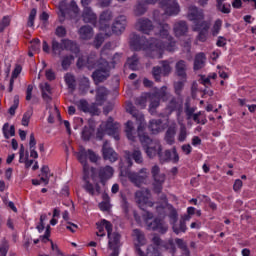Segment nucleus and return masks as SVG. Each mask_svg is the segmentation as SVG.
Wrapping results in <instances>:
<instances>
[{
    "label": "nucleus",
    "mask_w": 256,
    "mask_h": 256,
    "mask_svg": "<svg viewBox=\"0 0 256 256\" xmlns=\"http://www.w3.org/2000/svg\"><path fill=\"white\" fill-rule=\"evenodd\" d=\"M155 3H158L163 11V13H160L159 10L154 11V21H156L158 25V31L155 32V35H157L159 39L151 38L147 40L146 37L131 34L130 47L133 51H145L146 57H150V59H162L165 51L173 53V51L177 49L173 37L169 35L171 29L169 24L163 23L162 21H165L167 17L179 15L181 8L177 0H144L136 5L134 14L137 17L145 15L147 5H155Z\"/></svg>",
    "instance_id": "1"
},
{
    "label": "nucleus",
    "mask_w": 256,
    "mask_h": 256,
    "mask_svg": "<svg viewBox=\"0 0 256 256\" xmlns=\"http://www.w3.org/2000/svg\"><path fill=\"white\" fill-rule=\"evenodd\" d=\"M111 49L112 44L106 43L102 48L100 53V59H97V55L90 54L87 58L79 56L77 61V67L81 69L82 67H87V69H96L92 73V78L95 83H103L107 81L111 76V64H109V59H111Z\"/></svg>",
    "instance_id": "2"
},
{
    "label": "nucleus",
    "mask_w": 256,
    "mask_h": 256,
    "mask_svg": "<svg viewBox=\"0 0 256 256\" xmlns=\"http://www.w3.org/2000/svg\"><path fill=\"white\" fill-rule=\"evenodd\" d=\"M126 111L136 119L138 126V137L142 144V147L146 153V155L153 159V157H157L160 151H163L161 147V142L159 140H153L148 137L143 131L145 130V116L139 110L135 109V106L131 102L126 103Z\"/></svg>",
    "instance_id": "3"
},
{
    "label": "nucleus",
    "mask_w": 256,
    "mask_h": 256,
    "mask_svg": "<svg viewBox=\"0 0 256 256\" xmlns=\"http://www.w3.org/2000/svg\"><path fill=\"white\" fill-rule=\"evenodd\" d=\"M132 237L136 239V253L139 256H161V253H159V249H166V251H170V253H175V244L173 243V240H169L168 242H163L161 238L155 234L152 238V243L154 245H150L147 248V252L145 253L143 251V245L147 243L145 240V234L141 232L139 229H134L132 232Z\"/></svg>",
    "instance_id": "4"
},
{
    "label": "nucleus",
    "mask_w": 256,
    "mask_h": 256,
    "mask_svg": "<svg viewBox=\"0 0 256 256\" xmlns=\"http://www.w3.org/2000/svg\"><path fill=\"white\" fill-rule=\"evenodd\" d=\"M203 10L197 9L195 6H190L188 9V19L194 23V31H200L198 35V41L205 43L207 41V35L209 33V27L211 24L204 19Z\"/></svg>",
    "instance_id": "5"
},
{
    "label": "nucleus",
    "mask_w": 256,
    "mask_h": 256,
    "mask_svg": "<svg viewBox=\"0 0 256 256\" xmlns=\"http://www.w3.org/2000/svg\"><path fill=\"white\" fill-rule=\"evenodd\" d=\"M147 99L150 100L149 112L153 115L155 113V108L159 106V99H162V101H167L169 99V92L167 91V87L163 86L154 94H143L142 96L136 98L135 103L144 109V107H147Z\"/></svg>",
    "instance_id": "6"
},
{
    "label": "nucleus",
    "mask_w": 256,
    "mask_h": 256,
    "mask_svg": "<svg viewBox=\"0 0 256 256\" xmlns=\"http://www.w3.org/2000/svg\"><path fill=\"white\" fill-rule=\"evenodd\" d=\"M107 88L105 87H99L97 89L96 94V104H91L86 102V100H80L76 103L78 109L80 111H83L84 113H91V115H99V108H97V105H103L105 98L108 95Z\"/></svg>",
    "instance_id": "7"
},
{
    "label": "nucleus",
    "mask_w": 256,
    "mask_h": 256,
    "mask_svg": "<svg viewBox=\"0 0 256 256\" xmlns=\"http://www.w3.org/2000/svg\"><path fill=\"white\" fill-rule=\"evenodd\" d=\"M121 129V125L117 122L113 121V118H108L106 122H102L98 132L97 139H103L104 135H110L116 141H119V130Z\"/></svg>",
    "instance_id": "8"
},
{
    "label": "nucleus",
    "mask_w": 256,
    "mask_h": 256,
    "mask_svg": "<svg viewBox=\"0 0 256 256\" xmlns=\"http://www.w3.org/2000/svg\"><path fill=\"white\" fill-rule=\"evenodd\" d=\"M77 158L81 165H83L84 180L87 181L89 178V164L87 163V159H89L91 163H97V161H99V155H96L91 149L86 150L85 148H81L77 153Z\"/></svg>",
    "instance_id": "9"
},
{
    "label": "nucleus",
    "mask_w": 256,
    "mask_h": 256,
    "mask_svg": "<svg viewBox=\"0 0 256 256\" xmlns=\"http://www.w3.org/2000/svg\"><path fill=\"white\" fill-rule=\"evenodd\" d=\"M70 51L76 57H79V46L71 40L63 39L61 43L57 40H52V51L56 55H61V51Z\"/></svg>",
    "instance_id": "10"
},
{
    "label": "nucleus",
    "mask_w": 256,
    "mask_h": 256,
    "mask_svg": "<svg viewBox=\"0 0 256 256\" xmlns=\"http://www.w3.org/2000/svg\"><path fill=\"white\" fill-rule=\"evenodd\" d=\"M143 219L145 220V223L148 227V229L152 231H158V233H167V230L169 229V226L163 221V219L155 218L153 222L151 219H153V213L151 212H145L143 214Z\"/></svg>",
    "instance_id": "11"
},
{
    "label": "nucleus",
    "mask_w": 256,
    "mask_h": 256,
    "mask_svg": "<svg viewBox=\"0 0 256 256\" xmlns=\"http://www.w3.org/2000/svg\"><path fill=\"white\" fill-rule=\"evenodd\" d=\"M58 17L59 21L63 23L65 21V18L69 13L72 11L74 15L79 14V6H77V3L75 1H71L70 4L67 3V1L62 0L58 5Z\"/></svg>",
    "instance_id": "12"
},
{
    "label": "nucleus",
    "mask_w": 256,
    "mask_h": 256,
    "mask_svg": "<svg viewBox=\"0 0 256 256\" xmlns=\"http://www.w3.org/2000/svg\"><path fill=\"white\" fill-rule=\"evenodd\" d=\"M151 175L153 178V191L154 193H161L163 191V184L167 179V176L164 173H161V168L154 165L151 169Z\"/></svg>",
    "instance_id": "13"
},
{
    "label": "nucleus",
    "mask_w": 256,
    "mask_h": 256,
    "mask_svg": "<svg viewBox=\"0 0 256 256\" xmlns=\"http://www.w3.org/2000/svg\"><path fill=\"white\" fill-rule=\"evenodd\" d=\"M151 199V191L149 189H142L135 193V201L140 207V209H145V207H151L153 202Z\"/></svg>",
    "instance_id": "14"
},
{
    "label": "nucleus",
    "mask_w": 256,
    "mask_h": 256,
    "mask_svg": "<svg viewBox=\"0 0 256 256\" xmlns=\"http://www.w3.org/2000/svg\"><path fill=\"white\" fill-rule=\"evenodd\" d=\"M105 223V229L108 234V248L109 249H119V243H121V235L117 232H113V224Z\"/></svg>",
    "instance_id": "15"
},
{
    "label": "nucleus",
    "mask_w": 256,
    "mask_h": 256,
    "mask_svg": "<svg viewBox=\"0 0 256 256\" xmlns=\"http://www.w3.org/2000/svg\"><path fill=\"white\" fill-rule=\"evenodd\" d=\"M160 66L153 67L152 75L155 81H161V75L167 77L171 73V63L167 60H163L160 62Z\"/></svg>",
    "instance_id": "16"
},
{
    "label": "nucleus",
    "mask_w": 256,
    "mask_h": 256,
    "mask_svg": "<svg viewBox=\"0 0 256 256\" xmlns=\"http://www.w3.org/2000/svg\"><path fill=\"white\" fill-rule=\"evenodd\" d=\"M126 177H128L131 183H134L136 187H141V184L145 183V180L149 177V172H147V168H143L139 173L126 172Z\"/></svg>",
    "instance_id": "17"
},
{
    "label": "nucleus",
    "mask_w": 256,
    "mask_h": 256,
    "mask_svg": "<svg viewBox=\"0 0 256 256\" xmlns=\"http://www.w3.org/2000/svg\"><path fill=\"white\" fill-rule=\"evenodd\" d=\"M113 19V12L111 10H106L102 12L99 20V29L100 31H104L106 37L111 35L108 31H110L109 23Z\"/></svg>",
    "instance_id": "18"
},
{
    "label": "nucleus",
    "mask_w": 256,
    "mask_h": 256,
    "mask_svg": "<svg viewBox=\"0 0 256 256\" xmlns=\"http://www.w3.org/2000/svg\"><path fill=\"white\" fill-rule=\"evenodd\" d=\"M159 161L160 163H169L171 161L172 163H179V154L177 153V149L173 148L172 150H165L163 152L160 151L158 153Z\"/></svg>",
    "instance_id": "19"
},
{
    "label": "nucleus",
    "mask_w": 256,
    "mask_h": 256,
    "mask_svg": "<svg viewBox=\"0 0 256 256\" xmlns=\"http://www.w3.org/2000/svg\"><path fill=\"white\" fill-rule=\"evenodd\" d=\"M136 29L145 35H150L153 31V23L147 18H140L136 23Z\"/></svg>",
    "instance_id": "20"
},
{
    "label": "nucleus",
    "mask_w": 256,
    "mask_h": 256,
    "mask_svg": "<svg viewBox=\"0 0 256 256\" xmlns=\"http://www.w3.org/2000/svg\"><path fill=\"white\" fill-rule=\"evenodd\" d=\"M125 27H127V17L119 16L112 25V31L116 35H121V33L125 31Z\"/></svg>",
    "instance_id": "21"
},
{
    "label": "nucleus",
    "mask_w": 256,
    "mask_h": 256,
    "mask_svg": "<svg viewBox=\"0 0 256 256\" xmlns=\"http://www.w3.org/2000/svg\"><path fill=\"white\" fill-rule=\"evenodd\" d=\"M102 153L104 159L110 161L111 163H115L119 158L117 152L113 150V148L109 147V143L105 142L102 148Z\"/></svg>",
    "instance_id": "22"
},
{
    "label": "nucleus",
    "mask_w": 256,
    "mask_h": 256,
    "mask_svg": "<svg viewBox=\"0 0 256 256\" xmlns=\"http://www.w3.org/2000/svg\"><path fill=\"white\" fill-rule=\"evenodd\" d=\"M82 19L84 23H91L92 25H97V14L93 12L91 7H86L82 13Z\"/></svg>",
    "instance_id": "23"
},
{
    "label": "nucleus",
    "mask_w": 256,
    "mask_h": 256,
    "mask_svg": "<svg viewBox=\"0 0 256 256\" xmlns=\"http://www.w3.org/2000/svg\"><path fill=\"white\" fill-rule=\"evenodd\" d=\"M113 167L111 166H105L101 167L98 171V176L101 181V183H105V181H108V179H111L113 177Z\"/></svg>",
    "instance_id": "24"
},
{
    "label": "nucleus",
    "mask_w": 256,
    "mask_h": 256,
    "mask_svg": "<svg viewBox=\"0 0 256 256\" xmlns=\"http://www.w3.org/2000/svg\"><path fill=\"white\" fill-rule=\"evenodd\" d=\"M174 33L176 37H183L186 35L189 27H187V22L179 21L174 24Z\"/></svg>",
    "instance_id": "25"
},
{
    "label": "nucleus",
    "mask_w": 256,
    "mask_h": 256,
    "mask_svg": "<svg viewBox=\"0 0 256 256\" xmlns=\"http://www.w3.org/2000/svg\"><path fill=\"white\" fill-rule=\"evenodd\" d=\"M177 133V124L172 123L168 130L166 131L165 141L168 145H173L175 143V135Z\"/></svg>",
    "instance_id": "26"
},
{
    "label": "nucleus",
    "mask_w": 256,
    "mask_h": 256,
    "mask_svg": "<svg viewBox=\"0 0 256 256\" xmlns=\"http://www.w3.org/2000/svg\"><path fill=\"white\" fill-rule=\"evenodd\" d=\"M205 61H207L205 53L200 52L196 54L194 58V71H199V69H203L205 67Z\"/></svg>",
    "instance_id": "27"
},
{
    "label": "nucleus",
    "mask_w": 256,
    "mask_h": 256,
    "mask_svg": "<svg viewBox=\"0 0 256 256\" xmlns=\"http://www.w3.org/2000/svg\"><path fill=\"white\" fill-rule=\"evenodd\" d=\"M176 75L181 79H187V62L180 60L176 63Z\"/></svg>",
    "instance_id": "28"
},
{
    "label": "nucleus",
    "mask_w": 256,
    "mask_h": 256,
    "mask_svg": "<svg viewBox=\"0 0 256 256\" xmlns=\"http://www.w3.org/2000/svg\"><path fill=\"white\" fill-rule=\"evenodd\" d=\"M149 129L153 135H157V133H161L165 127L163 126V122H161V120H151Z\"/></svg>",
    "instance_id": "29"
},
{
    "label": "nucleus",
    "mask_w": 256,
    "mask_h": 256,
    "mask_svg": "<svg viewBox=\"0 0 256 256\" xmlns=\"http://www.w3.org/2000/svg\"><path fill=\"white\" fill-rule=\"evenodd\" d=\"M79 35L84 41H89L93 37V28L91 26H82L79 29Z\"/></svg>",
    "instance_id": "30"
},
{
    "label": "nucleus",
    "mask_w": 256,
    "mask_h": 256,
    "mask_svg": "<svg viewBox=\"0 0 256 256\" xmlns=\"http://www.w3.org/2000/svg\"><path fill=\"white\" fill-rule=\"evenodd\" d=\"M37 146V140H35V134H30V141H29V147H30V157L32 159H38L39 158V153H37L36 149Z\"/></svg>",
    "instance_id": "31"
},
{
    "label": "nucleus",
    "mask_w": 256,
    "mask_h": 256,
    "mask_svg": "<svg viewBox=\"0 0 256 256\" xmlns=\"http://www.w3.org/2000/svg\"><path fill=\"white\" fill-rule=\"evenodd\" d=\"M2 133L5 139H11V137H15V126L9 125V123H5L2 127Z\"/></svg>",
    "instance_id": "32"
},
{
    "label": "nucleus",
    "mask_w": 256,
    "mask_h": 256,
    "mask_svg": "<svg viewBox=\"0 0 256 256\" xmlns=\"http://www.w3.org/2000/svg\"><path fill=\"white\" fill-rule=\"evenodd\" d=\"M131 157L134 159L135 163H143V156L141 155V151L134 150L132 155L128 154L127 162L128 167H131L133 165V162H131Z\"/></svg>",
    "instance_id": "33"
},
{
    "label": "nucleus",
    "mask_w": 256,
    "mask_h": 256,
    "mask_svg": "<svg viewBox=\"0 0 256 256\" xmlns=\"http://www.w3.org/2000/svg\"><path fill=\"white\" fill-rule=\"evenodd\" d=\"M40 89L42 91V97L45 101H51V86L49 83H41Z\"/></svg>",
    "instance_id": "34"
},
{
    "label": "nucleus",
    "mask_w": 256,
    "mask_h": 256,
    "mask_svg": "<svg viewBox=\"0 0 256 256\" xmlns=\"http://www.w3.org/2000/svg\"><path fill=\"white\" fill-rule=\"evenodd\" d=\"M84 189L90 195H99V193H101V187L99 186V184H96L95 186H93V184H91L89 181H86Z\"/></svg>",
    "instance_id": "35"
},
{
    "label": "nucleus",
    "mask_w": 256,
    "mask_h": 256,
    "mask_svg": "<svg viewBox=\"0 0 256 256\" xmlns=\"http://www.w3.org/2000/svg\"><path fill=\"white\" fill-rule=\"evenodd\" d=\"M178 124L180 125V131L178 133V141H180V143H183V141L187 139V127L185 126V124H183V120H181V118L179 117H178Z\"/></svg>",
    "instance_id": "36"
},
{
    "label": "nucleus",
    "mask_w": 256,
    "mask_h": 256,
    "mask_svg": "<svg viewBox=\"0 0 256 256\" xmlns=\"http://www.w3.org/2000/svg\"><path fill=\"white\" fill-rule=\"evenodd\" d=\"M64 80H65V83H66L68 89H70V91H75V87H77V83L75 81V76H73L71 73H67L64 76Z\"/></svg>",
    "instance_id": "37"
},
{
    "label": "nucleus",
    "mask_w": 256,
    "mask_h": 256,
    "mask_svg": "<svg viewBox=\"0 0 256 256\" xmlns=\"http://www.w3.org/2000/svg\"><path fill=\"white\" fill-rule=\"evenodd\" d=\"M126 65L131 71H137V69H139V58L137 55L134 54L132 57L128 58Z\"/></svg>",
    "instance_id": "38"
},
{
    "label": "nucleus",
    "mask_w": 256,
    "mask_h": 256,
    "mask_svg": "<svg viewBox=\"0 0 256 256\" xmlns=\"http://www.w3.org/2000/svg\"><path fill=\"white\" fill-rule=\"evenodd\" d=\"M21 71L22 68L21 66L17 65L15 67V69L12 72V76L10 79V86H9V92L11 93V91H13V85H15V79H17L19 77V75H21Z\"/></svg>",
    "instance_id": "39"
},
{
    "label": "nucleus",
    "mask_w": 256,
    "mask_h": 256,
    "mask_svg": "<svg viewBox=\"0 0 256 256\" xmlns=\"http://www.w3.org/2000/svg\"><path fill=\"white\" fill-rule=\"evenodd\" d=\"M174 233L179 235L180 233H185L187 231V224L185 220H180L178 224H174L172 227Z\"/></svg>",
    "instance_id": "40"
},
{
    "label": "nucleus",
    "mask_w": 256,
    "mask_h": 256,
    "mask_svg": "<svg viewBox=\"0 0 256 256\" xmlns=\"http://www.w3.org/2000/svg\"><path fill=\"white\" fill-rule=\"evenodd\" d=\"M175 243L179 247V249H181V251H183V255H185V256L190 255L189 248H187V243L185 241H183V239L176 238Z\"/></svg>",
    "instance_id": "41"
},
{
    "label": "nucleus",
    "mask_w": 256,
    "mask_h": 256,
    "mask_svg": "<svg viewBox=\"0 0 256 256\" xmlns=\"http://www.w3.org/2000/svg\"><path fill=\"white\" fill-rule=\"evenodd\" d=\"M125 131H126V135H127L128 139L130 141H135V136L133 134V131H135V129L133 128V122L132 121H128L126 123Z\"/></svg>",
    "instance_id": "42"
},
{
    "label": "nucleus",
    "mask_w": 256,
    "mask_h": 256,
    "mask_svg": "<svg viewBox=\"0 0 256 256\" xmlns=\"http://www.w3.org/2000/svg\"><path fill=\"white\" fill-rule=\"evenodd\" d=\"M216 7L218 11H220L221 13H224V14L231 13V4L220 2L216 4Z\"/></svg>",
    "instance_id": "43"
},
{
    "label": "nucleus",
    "mask_w": 256,
    "mask_h": 256,
    "mask_svg": "<svg viewBox=\"0 0 256 256\" xmlns=\"http://www.w3.org/2000/svg\"><path fill=\"white\" fill-rule=\"evenodd\" d=\"M221 27H223V21L221 19H217L211 29L213 37H217V34L221 31Z\"/></svg>",
    "instance_id": "44"
},
{
    "label": "nucleus",
    "mask_w": 256,
    "mask_h": 256,
    "mask_svg": "<svg viewBox=\"0 0 256 256\" xmlns=\"http://www.w3.org/2000/svg\"><path fill=\"white\" fill-rule=\"evenodd\" d=\"M93 132V128L85 126L82 131V139L84 141H89V139H91V137L93 136Z\"/></svg>",
    "instance_id": "45"
},
{
    "label": "nucleus",
    "mask_w": 256,
    "mask_h": 256,
    "mask_svg": "<svg viewBox=\"0 0 256 256\" xmlns=\"http://www.w3.org/2000/svg\"><path fill=\"white\" fill-rule=\"evenodd\" d=\"M30 49L34 51V53H39L41 51V40L35 38L30 42Z\"/></svg>",
    "instance_id": "46"
},
{
    "label": "nucleus",
    "mask_w": 256,
    "mask_h": 256,
    "mask_svg": "<svg viewBox=\"0 0 256 256\" xmlns=\"http://www.w3.org/2000/svg\"><path fill=\"white\" fill-rule=\"evenodd\" d=\"M33 116V110H28L24 113L22 117V125L24 127H29V121H31V117Z\"/></svg>",
    "instance_id": "47"
},
{
    "label": "nucleus",
    "mask_w": 256,
    "mask_h": 256,
    "mask_svg": "<svg viewBox=\"0 0 256 256\" xmlns=\"http://www.w3.org/2000/svg\"><path fill=\"white\" fill-rule=\"evenodd\" d=\"M75 60V56H65L62 60V67L63 69L67 70L71 66V62Z\"/></svg>",
    "instance_id": "48"
},
{
    "label": "nucleus",
    "mask_w": 256,
    "mask_h": 256,
    "mask_svg": "<svg viewBox=\"0 0 256 256\" xmlns=\"http://www.w3.org/2000/svg\"><path fill=\"white\" fill-rule=\"evenodd\" d=\"M105 223H111V222L107 220H101V222L98 224V227H97L98 232L96 233V235L98 237H105V233L103 232L105 229Z\"/></svg>",
    "instance_id": "49"
},
{
    "label": "nucleus",
    "mask_w": 256,
    "mask_h": 256,
    "mask_svg": "<svg viewBox=\"0 0 256 256\" xmlns=\"http://www.w3.org/2000/svg\"><path fill=\"white\" fill-rule=\"evenodd\" d=\"M122 54L116 53L110 61V67L111 69H115V65L121 63Z\"/></svg>",
    "instance_id": "50"
},
{
    "label": "nucleus",
    "mask_w": 256,
    "mask_h": 256,
    "mask_svg": "<svg viewBox=\"0 0 256 256\" xmlns=\"http://www.w3.org/2000/svg\"><path fill=\"white\" fill-rule=\"evenodd\" d=\"M35 17H37V9L33 8L28 17V27L35 25Z\"/></svg>",
    "instance_id": "51"
},
{
    "label": "nucleus",
    "mask_w": 256,
    "mask_h": 256,
    "mask_svg": "<svg viewBox=\"0 0 256 256\" xmlns=\"http://www.w3.org/2000/svg\"><path fill=\"white\" fill-rule=\"evenodd\" d=\"M186 81H187V78L174 83V89L177 95H179V93H181V91L183 90V87L185 86Z\"/></svg>",
    "instance_id": "52"
},
{
    "label": "nucleus",
    "mask_w": 256,
    "mask_h": 256,
    "mask_svg": "<svg viewBox=\"0 0 256 256\" xmlns=\"http://www.w3.org/2000/svg\"><path fill=\"white\" fill-rule=\"evenodd\" d=\"M19 107V96L14 97V104L9 108L8 113L10 115H15V111H17V108Z\"/></svg>",
    "instance_id": "53"
},
{
    "label": "nucleus",
    "mask_w": 256,
    "mask_h": 256,
    "mask_svg": "<svg viewBox=\"0 0 256 256\" xmlns=\"http://www.w3.org/2000/svg\"><path fill=\"white\" fill-rule=\"evenodd\" d=\"M170 111H179L181 109V102H178L175 99H172L169 104Z\"/></svg>",
    "instance_id": "54"
},
{
    "label": "nucleus",
    "mask_w": 256,
    "mask_h": 256,
    "mask_svg": "<svg viewBox=\"0 0 256 256\" xmlns=\"http://www.w3.org/2000/svg\"><path fill=\"white\" fill-rule=\"evenodd\" d=\"M103 41H105V37H103V33L98 34L94 40L95 48L99 49V47H101V45H103Z\"/></svg>",
    "instance_id": "55"
},
{
    "label": "nucleus",
    "mask_w": 256,
    "mask_h": 256,
    "mask_svg": "<svg viewBox=\"0 0 256 256\" xmlns=\"http://www.w3.org/2000/svg\"><path fill=\"white\" fill-rule=\"evenodd\" d=\"M193 121H195V123H201L202 125H205V123H207V118H201V112H198L193 115Z\"/></svg>",
    "instance_id": "56"
},
{
    "label": "nucleus",
    "mask_w": 256,
    "mask_h": 256,
    "mask_svg": "<svg viewBox=\"0 0 256 256\" xmlns=\"http://www.w3.org/2000/svg\"><path fill=\"white\" fill-rule=\"evenodd\" d=\"M49 226H47L46 232L43 236H40V239H35L34 240V244L37 245V243H39V241H43L44 243L46 241H49Z\"/></svg>",
    "instance_id": "57"
},
{
    "label": "nucleus",
    "mask_w": 256,
    "mask_h": 256,
    "mask_svg": "<svg viewBox=\"0 0 256 256\" xmlns=\"http://www.w3.org/2000/svg\"><path fill=\"white\" fill-rule=\"evenodd\" d=\"M9 17H4L2 21L0 22V32L3 33L5 31L6 27H9Z\"/></svg>",
    "instance_id": "58"
},
{
    "label": "nucleus",
    "mask_w": 256,
    "mask_h": 256,
    "mask_svg": "<svg viewBox=\"0 0 256 256\" xmlns=\"http://www.w3.org/2000/svg\"><path fill=\"white\" fill-rule=\"evenodd\" d=\"M55 33H56L57 37H65V35H67V30L63 26H58L56 28Z\"/></svg>",
    "instance_id": "59"
},
{
    "label": "nucleus",
    "mask_w": 256,
    "mask_h": 256,
    "mask_svg": "<svg viewBox=\"0 0 256 256\" xmlns=\"http://www.w3.org/2000/svg\"><path fill=\"white\" fill-rule=\"evenodd\" d=\"M122 209L124 210V213L126 215L129 213V203L127 202V198L122 197V202H121Z\"/></svg>",
    "instance_id": "60"
},
{
    "label": "nucleus",
    "mask_w": 256,
    "mask_h": 256,
    "mask_svg": "<svg viewBox=\"0 0 256 256\" xmlns=\"http://www.w3.org/2000/svg\"><path fill=\"white\" fill-rule=\"evenodd\" d=\"M33 95V85H28L26 90V101H31Z\"/></svg>",
    "instance_id": "61"
},
{
    "label": "nucleus",
    "mask_w": 256,
    "mask_h": 256,
    "mask_svg": "<svg viewBox=\"0 0 256 256\" xmlns=\"http://www.w3.org/2000/svg\"><path fill=\"white\" fill-rule=\"evenodd\" d=\"M216 45L217 47H225V45H227V39L223 36H219Z\"/></svg>",
    "instance_id": "62"
},
{
    "label": "nucleus",
    "mask_w": 256,
    "mask_h": 256,
    "mask_svg": "<svg viewBox=\"0 0 256 256\" xmlns=\"http://www.w3.org/2000/svg\"><path fill=\"white\" fill-rule=\"evenodd\" d=\"M170 210V214L169 217L172 221H177V211L172 207V206H168Z\"/></svg>",
    "instance_id": "63"
},
{
    "label": "nucleus",
    "mask_w": 256,
    "mask_h": 256,
    "mask_svg": "<svg viewBox=\"0 0 256 256\" xmlns=\"http://www.w3.org/2000/svg\"><path fill=\"white\" fill-rule=\"evenodd\" d=\"M242 187H243V181H241V179H237L233 186L234 191H240Z\"/></svg>",
    "instance_id": "64"
}]
</instances>
